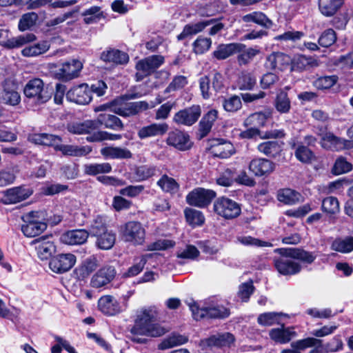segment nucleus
I'll list each match as a JSON object with an SVG mask.
<instances>
[{
    "instance_id": "1",
    "label": "nucleus",
    "mask_w": 353,
    "mask_h": 353,
    "mask_svg": "<svg viewBox=\"0 0 353 353\" xmlns=\"http://www.w3.org/2000/svg\"><path fill=\"white\" fill-rule=\"evenodd\" d=\"M159 316L158 308L154 305L143 307L136 314L134 325L130 332L133 335L148 337H160L168 332L170 327L157 322Z\"/></svg>"
},
{
    "instance_id": "2",
    "label": "nucleus",
    "mask_w": 353,
    "mask_h": 353,
    "mask_svg": "<svg viewBox=\"0 0 353 353\" xmlns=\"http://www.w3.org/2000/svg\"><path fill=\"white\" fill-rule=\"evenodd\" d=\"M188 305L192 311L193 318L196 320L205 317L224 319L229 316L230 314L229 309L219 303L215 298L208 299L201 307L194 302L190 303Z\"/></svg>"
},
{
    "instance_id": "3",
    "label": "nucleus",
    "mask_w": 353,
    "mask_h": 353,
    "mask_svg": "<svg viewBox=\"0 0 353 353\" xmlns=\"http://www.w3.org/2000/svg\"><path fill=\"white\" fill-rule=\"evenodd\" d=\"M90 235L96 238V245L101 250H110L115 243L116 234L107 227L105 220L97 216L89 227Z\"/></svg>"
},
{
    "instance_id": "4",
    "label": "nucleus",
    "mask_w": 353,
    "mask_h": 353,
    "mask_svg": "<svg viewBox=\"0 0 353 353\" xmlns=\"http://www.w3.org/2000/svg\"><path fill=\"white\" fill-rule=\"evenodd\" d=\"M23 94L37 105L46 103L51 97L50 94L45 89L43 80L39 78L29 80L23 88Z\"/></svg>"
},
{
    "instance_id": "5",
    "label": "nucleus",
    "mask_w": 353,
    "mask_h": 353,
    "mask_svg": "<svg viewBox=\"0 0 353 353\" xmlns=\"http://www.w3.org/2000/svg\"><path fill=\"white\" fill-rule=\"evenodd\" d=\"M120 234L124 241L133 245H142L145 239V230L141 223L130 221L121 225Z\"/></svg>"
},
{
    "instance_id": "6",
    "label": "nucleus",
    "mask_w": 353,
    "mask_h": 353,
    "mask_svg": "<svg viewBox=\"0 0 353 353\" xmlns=\"http://www.w3.org/2000/svg\"><path fill=\"white\" fill-rule=\"evenodd\" d=\"M112 112L121 117H127L135 115L150 108L146 101H141L132 103H126L121 99L112 101Z\"/></svg>"
},
{
    "instance_id": "7",
    "label": "nucleus",
    "mask_w": 353,
    "mask_h": 353,
    "mask_svg": "<svg viewBox=\"0 0 353 353\" xmlns=\"http://www.w3.org/2000/svg\"><path fill=\"white\" fill-rule=\"evenodd\" d=\"M281 256L274 259V267L279 274L287 276L296 274L301 270V265L288 254V249H279Z\"/></svg>"
},
{
    "instance_id": "8",
    "label": "nucleus",
    "mask_w": 353,
    "mask_h": 353,
    "mask_svg": "<svg viewBox=\"0 0 353 353\" xmlns=\"http://www.w3.org/2000/svg\"><path fill=\"white\" fill-rule=\"evenodd\" d=\"M214 210L216 214L225 219H234L241 212L238 203L225 196L219 197L214 201Z\"/></svg>"
},
{
    "instance_id": "9",
    "label": "nucleus",
    "mask_w": 353,
    "mask_h": 353,
    "mask_svg": "<svg viewBox=\"0 0 353 353\" xmlns=\"http://www.w3.org/2000/svg\"><path fill=\"white\" fill-rule=\"evenodd\" d=\"M83 63L79 59H71L63 62L55 71L56 79L62 81H69L80 76Z\"/></svg>"
},
{
    "instance_id": "10",
    "label": "nucleus",
    "mask_w": 353,
    "mask_h": 353,
    "mask_svg": "<svg viewBox=\"0 0 353 353\" xmlns=\"http://www.w3.org/2000/svg\"><path fill=\"white\" fill-rule=\"evenodd\" d=\"M215 196L216 192L214 191L197 188L188 193L186 196V201L190 205L203 208L209 205Z\"/></svg>"
},
{
    "instance_id": "11",
    "label": "nucleus",
    "mask_w": 353,
    "mask_h": 353,
    "mask_svg": "<svg viewBox=\"0 0 353 353\" xmlns=\"http://www.w3.org/2000/svg\"><path fill=\"white\" fill-rule=\"evenodd\" d=\"M201 114V107L199 105H194L175 113L173 121L177 125L190 126L197 121Z\"/></svg>"
},
{
    "instance_id": "12",
    "label": "nucleus",
    "mask_w": 353,
    "mask_h": 353,
    "mask_svg": "<svg viewBox=\"0 0 353 353\" xmlns=\"http://www.w3.org/2000/svg\"><path fill=\"white\" fill-rule=\"evenodd\" d=\"M76 263V256L72 254H61L52 258L49 263L50 270L57 274L70 270Z\"/></svg>"
},
{
    "instance_id": "13",
    "label": "nucleus",
    "mask_w": 353,
    "mask_h": 353,
    "mask_svg": "<svg viewBox=\"0 0 353 353\" xmlns=\"http://www.w3.org/2000/svg\"><path fill=\"white\" fill-rule=\"evenodd\" d=\"M66 98L80 105L88 104L92 99L90 88L86 83L71 88L66 93Z\"/></svg>"
},
{
    "instance_id": "14",
    "label": "nucleus",
    "mask_w": 353,
    "mask_h": 353,
    "mask_svg": "<svg viewBox=\"0 0 353 353\" xmlns=\"http://www.w3.org/2000/svg\"><path fill=\"white\" fill-rule=\"evenodd\" d=\"M166 143L181 151L188 150L192 145L189 134L179 130H174L168 133Z\"/></svg>"
},
{
    "instance_id": "15",
    "label": "nucleus",
    "mask_w": 353,
    "mask_h": 353,
    "mask_svg": "<svg viewBox=\"0 0 353 353\" xmlns=\"http://www.w3.org/2000/svg\"><path fill=\"white\" fill-rule=\"evenodd\" d=\"M209 151L213 156L227 159L235 153L232 143L223 139H213L210 143Z\"/></svg>"
},
{
    "instance_id": "16",
    "label": "nucleus",
    "mask_w": 353,
    "mask_h": 353,
    "mask_svg": "<svg viewBox=\"0 0 353 353\" xmlns=\"http://www.w3.org/2000/svg\"><path fill=\"white\" fill-rule=\"evenodd\" d=\"M0 101L12 106L20 103L21 96L13 83L6 81L1 85L0 87Z\"/></svg>"
},
{
    "instance_id": "17",
    "label": "nucleus",
    "mask_w": 353,
    "mask_h": 353,
    "mask_svg": "<svg viewBox=\"0 0 353 353\" xmlns=\"http://www.w3.org/2000/svg\"><path fill=\"white\" fill-rule=\"evenodd\" d=\"M168 129L169 127L166 123H152L141 127L137 131V136L141 140L161 137L168 132Z\"/></svg>"
},
{
    "instance_id": "18",
    "label": "nucleus",
    "mask_w": 353,
    "mask_h": 353,
    "mask_svg": "<svg viewBox=\"0 0 353 353\" xmlns=\"http://www.w3.org/2000/svg\"><path fill=\"white\" fill-rule=\"evenodd\" d=\"M34 212H30L26 216V223L22 225L21 230L27 237H34L41 234L47 228L46 223L32 219L34 217Z\"/></svg>"
},
{
    "instance_id": "19",
    "label": "nucleus",
    "mask_w": 353,
    "mask_h": 353,
    "mask_svg": "<svg viewBox=\"0 0 353 353\" xmlns=\"http://www.w3.org/2000/svg\"><path fill=\"white\" fill-rule=\"evenodd\" d=\"M98 308L107 316H114L123 311L119 302L111 295L101 296L98 301Z\"/></svg>"
},
{
    "instance_id": "20",
    "label": "nucleus",
    "mask_w": 353,
    "mask_h": 353,
    "mask_svg": "<svg viewBox=\"0 0 353 353\" xmlns=\"http://www.w3.org/2000/svg\"><path fill=\"white\" fill-rule=\"evenodd\" d=\"M115 274L116 271L113 267H103L92 276L90 285L95 288L103 287L112 281Z\"/></svg>"
},
{
    "instance_id": "21",
    "label": "nucleus",
    "mask_w": 353,
    "mask_h": 353,
    "mask_svg": "<svg viewBox=\"0 0 353 353\" xmlns=\"http://www.w3.org/2000/svg\"><path fill=\"white\" fill-rule=\"evenodd\" d=\"M274 169V163L263 158L254 159L249 164V170L257 176H268Z\"/></svg>"
},
{
    "instance_id": "22",
    "label": "nucleus",
    "mask_w": 353,
    "mask_h": 353,
    "mask_svg": "<svg viewBox=\"0 0 353 353\" xmlns=\"http://www.w3.org/2000/svg\"><path fill=\"white\" fill-rule=\"evenodd\" d=\"M234 342V336L229 333L217 334L208 339L201 341V345L203 348L212 347L230 346Z\"/></svg>"
},
{
    "instance_id": "23",
    "label": "nucleus",
    "mask_w": 353,
    "mask_h": 353,
    "mask_svg": "<svg viewBox=\"0 0 353 353\" xmlns=\"http://www.w3.org/2000/svg\"><path fill=\"white\" fill-rule=\"evenodd\" d=\"M32 244L34 245L37 255L41 260L48 259L55 252L54 243L46 237L34 239Z\"/></svg>"
},
{
    "instance_id": "24",
    "label": "nucleus",
    "mask_w": 353,
    "mask_h": 353,
    "mask_svg": "<svg viewBox=\"0 0 353 353\" xmlns=\"http://www.w3.org/2000/svg\"><path fill=\"white\" fill-rule=\"evenodd\" d=\"M32 190L26 186L14 187L8 190L5 194L6 203H17L27 199Z\"/></svg>"
},
{
    "instance_id": "25",
    "label": "nucleus",
    "mask_w": 353,
    "mask_h": 353,
    "mask_svg": "<svg viewBox=\"0 0 353 353\" xmlns=\"http://www.w3.org/2000/svg\"><path fill=\"white\" fill-rule=\"evenodd\" d=\"M291 62L289 56L282 52H273L266 59L265 66L272 70H284Z\"/></svg>"
},
{
    "instance_id": "26",
    "label": "nucleus",
    "mask_w": 353,
    "mask_h": 353,
    "mask_svg": "<svg viewBox=\"0 0 353 353\" xmlns=\"http://www.w3.org/2000/svg\"><path fill=\"white\" fill-rule=\"evenodd\" d=\"M90 231L85 230H74L68 231L61 236V241L68 245H81L86 242Z\"/></svg>"
},
{
    "instance_id": "27",
    "label": "nucleus",
    "mask_w": 353,
    "mask_h": 353,
    "mask_svg": "<svg viewBox=\"0 0 353 353\" xmlns=\"http://www.w3.org/2000/svg\"><path fill=\"white\" fill-rule=\"evenodd\" d=\"M100 152L105 159H128L132 157L130 150L121 147H104L101 149Z\"/></svg>"
},
{
    "instance_id": "28",
    "label": "nucleus",
    "mask_w": 353,
    "mask_h": 353,
    "mask_svg": "<svg viewBox=\"0 0 353 353\" xmlns=\"http://www.w3.org/2000/svg\"><path fill=\"white\" fill-rule=\"evenodd\" d=\"M243 45L240 43L220 44L213 52V57L218 60H223L229 57L241 52Z\"/></svg>"
},
{
    "instance_id": "29",
    "label": "nucleus",
    "mask_w": 353,
    "mask_h": 353,
    "mask_svg": "<svg viewBox=\"0 0 353 353\" xmlns=\"http://www.w3.org/2000/svg\"><path fill=\"white\" fill-rule=\"evenodd\" d=\"M270 337L276 343L285 344L288 343L292 339L296 336V332L290 327H281L274 328L270 331Z\"/></svg>"
},
{
    "instance_id": "30",
    "label": "nucleus",
    "mask_w": 353,
    "mask_h": 353,
    "mask_svg": "<svg viewBox=\"0 0 353 353\" xmlns=\"http://www.w3.org/2000/svg\"><path fill=\"white\" fill-rule=\"evenodd\" d=\"M36 39L37 37L34 34L28 33L6 40H2L0 41V45L8 49L17 48L25 44L34 41Z\"/></svg>"
},
{
    "instance_id": "31",
    "label": "nucleus",
    "mask_w": 353,
    "mask_h": 353,
    "mask_svg": "<svg viewBox=\"0 0 353 353\" xmlns=\"http://www.w3.org/2000/svg\"><path fill=\"white\" fill-rule=\"evenodd\" d=\"M284 132L282 130H273L265 132L261 134L258 128L251 126L250 128L241 132L240 136L243 139H252L260 136L261 139L281 138L284 137Z\"/></svg>"
},
{
    "instance_id": "32",
    "label": "nucleus",
    "mask_w": 353,
    "mask_h": 353,
    "mask_svg": "<svg viewBox=\"0 0 353 353\" xmlns=\"http://www.w3.org/2000/svg\"><path fill=\"white\" fill-rule=\"evenodd\" d=\"M218 114L217 110H210L203 117L199 123V134L200 139L205 137L210 132L214 123L218 118Z\"/></svg>"
},
{
    "instance_id": "33",
    "label": "nucleus",
    "mask_w": 353,
    "mask_h": 353,
    "mask_svg": "<svg viewBox=\"0 0 353 353\" xmlns=\"http://www.w3.org/2000/svg\"><path fill=\"white\" fill-rule=\"evenodd\" d=\"M94 121L97 122V128L100 125H103L105 128L113 130H121L123 129V123L121 119L112 114H100Z\"/></svg>"
},
{
    "instance_id": "34",
    "label": "nucleus",
    "mask_w": 353,
    "mask_h": 353,
    "mask_svg": "<svg viewBox=\"0 0 353 353\" xmlns=\"http://www.w3.org/2000/svg\"><path fill=\"white\" fill-rule=\"evenodd\" d=\"M50 48V41L43 40L37 43L25 47L21 50V54L26 57H37L46 53Z\"/></svg>"
},
{
    "instance_id": "35",
    "label": "nucleus",
    "mask_w": 353,
    "mask_h": 353,
    "mask_svg": "<svg viewBox=\"0 0 353 353\" xmlns=\"http://www.w3.org/2000/svg\"><path fill=\"white\" fill-rule=\"evenodd\" d=\"M101 59L106 62L116 64H125L128 62L129 57L127 53L116 49L104 51L101 54Z\"/></svg>"
},
{
    "instance_id": "36",
    "label": "nucleus",
    "mask_w": 353,
    "mask_h": 353,
    "mask_svg": "<svg viewBox=\"0 0 353 353\" xmlns=\"http://www.w3.org/2000/svg\"><path fill=\"white\" fill-rule=\"evenodd\" d=\"M56 150L60 151L63 155L81 157L89 154L92 149L90 146L79 147L73 145H56Z\"/></svg>"
},
{
    "instance_id": "37",
    "label": "nucleus",
    "mask_w": 353,
    "mask_h": 353,
    "mask_svg": "<svg viewBox=\"0 0 353 353\" xmlns=\"http://www.w3.org/2000/svg\"><path fill=\"white\" fill-rule=\"evenodd\" d=\"M291 61L292 70L295 71H302L319 65V61L316 59L304 55H297Z\"/></svg>"
},
{
    "instance_id": "38",
    "label": "nucleus",
    "mask_w": 353,
    "mask_h": 353,
    "mask_svg": "<svg viewBox=\"0 0 353 353\" xmlns=\"http://www.w3.org/2000/svg\"><path fill=\"white\" fill-rule=\"evenodd\" d=\"M97 128V122L88 120L83 123H72L68 125V130L77 134H89Z\"/></svg>"
},
{
    "instance_id": "39",
    "label": "nucleus",
    "mask_w": 353,
    "mask_h": 353,
    "mask_svg": "<svg viewBox=\"0 0 353 353\" xmlns=\"http://www.w3.org/2000/svg\"><path fill=\"white\" fill-rule=\"evenodd\" d=\"M30 140L35 144L52 146L55 150L56 145L61 141L59 137L47 133L34 134L30 137Z\"/></svg>"
},
{
    "instance_id": "40",
    "label": "nucleus",
    "mask_w": 353,
    "mask_h": 353,
    "mask_svg": "<svg viewBox=\"0 0 353 353\" xmlns=\"http://www.w3.org/2000/svg\"><path fill=\"white\" fill-rule=\"evenodd\" d=\"M184 215L187 223L192 227H200L205 223V216L203 212L190 208L184 210Z\"/></svg>"
},
{
    "instance_id": "41",
    "label": "nucleus",
    "mask_w": 353,
    "mask_h": 353,
    "mask_svg": "<svg viewBox=\"0 0 353 353\" xmlns=\"http://www.w3.org/2000/svg\"><path fill=\"white\" fill-rule=\"evenodd\" d=\"M288 254L294 259L305 264H311L316 259V252H311L299 248H289Z\"/></svg>"
},
{
    "instance_id": "42",
    "label": "nucleus",
    "mask_w": 353,
    "mask_h": 353,
    "mask_svg": "<svg viewBox=\"0 0 353 353\" xmlns=\"http://www.w3.org/2000/svg\"><path fill=\"white\" fill-rule=\"evenodd\" d=\"M157 184L163 192L171 194H176L179 190L178 182L174 178L167 174H163L157 182Z\"/></svg>"
},
{
    "instance_id": "43",
    "label": "nucleus",
    "mask_w": 353,
    "mask_h": 353,
    "mask_svg": "<svg viewBox=\"0 0 353 353\" xmlns=\"http://www.w3.org/2000/svg\"><path fill=\"white\" fill-rule=\"evenodd\" d=\"M212 23V21H202L196 23L186 25L182 32L178 35L177 38L179 40H182L189 36L196 34Z\"/></svg>"
},
{
    "instance_id": "44",
    "label": "nucleus",
    "mask_w": 353,
    "mask_h": 353,
    "mask_svg": "<svg viewBox=\"0 0 353 353\" xmlns=\"http://www.w3.org/2000/svg\"><path fill=\"white\" fill-rule=\"evenodd\" d=\"M81 15L83 17V21L86 24L95 23L105 18L103 12L99 6H92L85 9Z\"/></svg>"
},
{
    "instance_id": "45",
    "label": "nucleus",
    "mask_w": 353,
    "mask_h": 353,
    "mask_svg": "<svg viewBox=\"0 0 353 353\" xmlns=\"http://www.w3.org/2000/svg\"><path fill=\"white\" fill-rule=\"evenodd\" d=\"M341 4V0H319V10L326 17L334 14Z\"/></svg>"
},
{
    "instance_id": "46",
    "label": "nucleus",
    "mask_w": 353,
    "mask_h": 353,
    "mask_svg": "<svg viewBox=\"0 0 353 353\" xmlns=\"http://www.w3.org/2000/svg\"><path fill=\"white\" fill-rule=\"evenodd\" d=\"M188 339L181 334H172L164 339L158 345V348L161 350L172 348L175 346L185 343Z\"/></svg>"
},
{
    "instance_id": "47",
    "label": "nucleus",
    "mask_w": 353,
    "mask_h": 353,
    "mask_svg": "<svg viewBox=\"0 0 353 353\" xmlns=\"http://www.w3.org/2000/svg\"><path fill=\"white\" fill-rule=\"evenodd\" d=\"M285 314L280 312H264L259 315L257 322L262 326H272L274 324H280L281 317Z\"/></svg>"
},
{
    "instance_id": "48",
    "label": "nucleus",
    "mask_w": 353,
    "mask_h": 353,
    "mask_svg": "<svg viewBox=\"0 0 353 353\" xmlns=\"http://www.w3.org/2000/svg\"><path fill=\"white\" fill-rule=\"evenodd\" d=\"M274 107L281 114H286L290 112L291 102L286 92L281 90L277 94L274 100Z\"/></svg>"
},
{
    "instance_id": "49",
    "label": "nucleus",
    "mask_w": 353,
    "mask_h": 353,
    "mask_svg": "<svg viewBox=\"0 0 353 353\" xmlns=\"http://www.w3.org/2000/svg\"><path fill=\"white\" fill-rule=\"evenodd\" d=\"M256 81V78L252 73L242 72L238 77L236 85L241 90H250L254 88Z\"/></svg>"
},
{
    "instance_id": "50",
    "label": "nucleus",
    "mask_w": 353,
    "mask_h": 353,
    "mask_svg": "<svg viewBox=\"0 0 353 353\" xmlns=\"http://www.w3.org/2000/svg\"><path fill=\"white\" fill-rule=\"evenodd\" d=\"M242 20L245 23H254L264 27H269L272 25V21L261 12H252L247 14L242 17Z\"/></svg>"
},
{
    "instance_id": "51",
    "label": "nucleus",
    "mask_w": 353,
    "mask_h": 353,
    "mask_svg": "<svg viewBox=\"0 0 353 353\" xmlns=\"http://www.w3.org/2000/svg\"><path fill=\"white\" fill-rule=\"evenodd\" d=\"M83 168L85 173L92 176L108 174L112 171V166L109 163L86 164Z\"/></svg>"
},
{
    "instance_id": "52",
    "label": "nucleus",
    "mask_w": 353,
    "mask_h": 353,
    "mask_svg": "<svg viewBox=\"0 0 353 353\" xmlns=\"http://www.w3.org/2000/svg\"><path fill=\"white\" fill-rule=\"evenodd\" d=\"M258 150L266 156L274 157L281 151V145L276 141H265L260 143Z\"/></svg>"
},
{
    "instance_id": "53",
    "label": "nucleus",
    "mask_w": 353,
    "mask_h": 353,
    "mask_svg": "<svg viewBox=\"0 0 353 353\" xmlns=\"http://www.w3.org/2000/svg\"><path fill=\"white\" fill-rule=\"evenodd\" d=\"M331 248L341 253L351 252L353 251V236L335 239L332 243Z\"/></svg>"
},
{
    "instance_id": "54",
    "label": "nucleus",
    "mask_w": 353,
    "mask_h": 353,
    "mask_svg": "<svg viewBox=\"0 0 353 353\" xmlns=\"http://www.w3.org/2000/svg\"><path fill=\"white\" fill-rule=\"evenodd\" d=\"M278 200L288 205H292L299 201L301 195L292 189H283L279 192Z\"/></svg>"
},
{
    "instance_id": "55",
    "label": "nucleus",
    "mask_w": 353,
    "mask_h": 353,
    "mask_svg": "<svg viewBox=\"0 0 353 353\" xmlns=\"http://www.w3.org/2000/svg\"><path fill=\"white\" fill-rule=\"evenodd\" d=\"M294 155L299 161L304 163H310L315 159L312 151L303 145H299L297 146L294 152Z\"/></svg>"
},
{
    "instance_id": "56",
    "label": "nucleus",
    "mask_w": 353,
    "mask_h": 353,
    "mask_svg": "<svg viewBox=\"0 0 353 353\" xmlns=\"http://www.w3.org/2000/svg\"><path fill=\"white\" fill-rule=\"evenodd\" d=\"M268 117L263 112H255L250 114L245 121V126H253L254 128L263 127L265 125Z\"/></svg>"
},
{
    "instance_id": "57",
    "label": "nucleus",
    "mask_w": 353,
    "mask_h": 353,
    "mask_svg": "<svg viewBox=\"0 0 353 353\" xmlns=\"http://www.w3.org/2000/svg\"><path fill=\"white\" fill-rule=\"evenodd\" d=\"M38 20V15L34 12L24 14L21 17L18 28L20 31H26L34 26Z\"/></svg>"
},
{
    "instance_id": "58",
    "label": "nucleus",
    "mask_w": 353,
    "mask_h": 353,
    "mask_svg": "<svg viewBox=\"0 0 353 353\" xmlns=\"http://www.w3.org/2000/svg\"><path fill=\"white\" fill-rule=\"evenodd\" d=\"M154 168L141 166L136 169L132 182H140L148 179L154 174Z\"/></svg>"
},
{
    "instance_id": "59",
    "label": "nucleus",
    "mask_w": 353,
    "mask_h": 353,
    "mask_svg": "<svg viewBox=\"0 0 353 353\" xmlns=\"http://www.w3.org/2000/svg\"><path fill=\"white\" fill-rule=\"evenodd\" d=\"M339 203L336 197L329 196L322 201V210L327 214H336L339 212Z\"/></svg>"
},
{
    "instance_id": "60",
    "label": "nucleus",
    "mask_w": 353,
    "mask_h": 353,
    "mask_svg": "<svg viewBox=\"0 0 353 353\" xmlns=\"http://www.w3.org/2000/svg\"><path fill=\"white\" fill-rule=\"evenodd\" d=\"M340 137L332 133H325L321 138V145L323 148L337 151Z\"/></svg>"
},
{
    "instance_id": "61",
    "label": "nucleus",
    "mask_w": 353,
    "mask_h": 353,
    "mask_svg": "<svg viewBox=\"0 0 353 353\" xmlns=\"http://www.w3.org/2000/svg\"><path fill=\"white\" fill-rule=\"evenodd\" d=\"M242 103L241 98L236 95H232L225 99L223 102V109L229 112H234L241 108Z\"/></svg>"
},
{
    "instance_id": "62",
    "label": "nucleus",
    "mask_w": 353,
    "mask_h": 353,
    "mask_svg": "<svg viewBox=\"0 0 353 353\" xmlns=\"http://www.w3.org/2000/svg\"><path fill=\"white\" fill-rule=\"evenodd\" d=\"M352 165L347 161L344 157L338 158L332 168V173L335 175L342 174L351 171Z\"/></svg>"
},
{
    "instance_id": "63",
    "label": "nucleus",
    "mask_w": 353,
    "mask_h": 353,
    "mask_svg": "<svg viewBox=\"0 0 353 353\" xmlns=\"http://www.w3.org/2000/svg\"><path fill=\"white\" fill-rule=\"evenodd\" d=\"M338 81L336 75L325 76L318 78L314 81V85L321 90L332 88Z\"/></svg>"
},
{
    "instance_id": "64",
    "label": "nucleus",
    "mask_w": 353,
    "mask_h": 353,
    "mask_svg": "<svg viewBox=\"0 0 353 353\" xmlns=\"http://www.w3.org/2000/svg\"><path fill=\"white\" fill-rule=\"evenodd\" d=\"M152 254L142 255L140 257L139 261L131 266L124 274V275L128 277L137 276L142 271L148 261V259L150 258Z\"/></svg>"
}]
</instances>
